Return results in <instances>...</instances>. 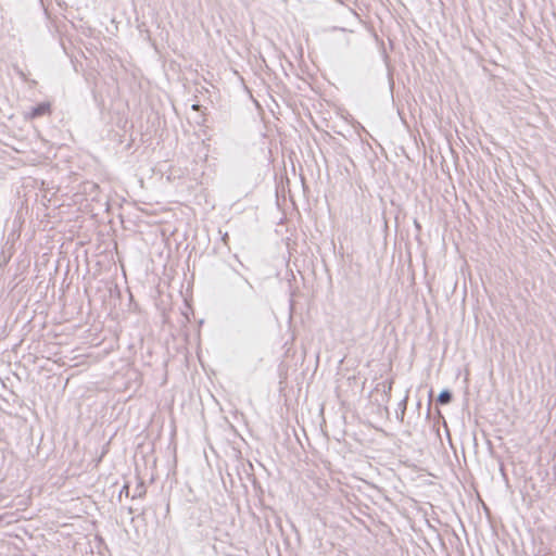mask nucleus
I'll use <instances>...</instances> for the list:
<instances>
[{
    "instance_id": "f03ea898",
    "label": "nucleus",
    "mask_w": 556,
    "mask_h": 556,
    "mask_svg": "<svg viewBox=\"0 0 556 556\" xmlns=\"http://www.w3.org/2000/svg\"><path fill=\"white\" fill-rule=\"evenodd\" d=\"M452 399V395L448 391L444 390L442 391L439 396H438V402L441 404V405H445L447 403H450Z\"/></svg>"
},
{
    "instance_id": "f257e3e1",
    "label": "nucleus",
    "mask_w": 556,
    "mask_h": 556,
    "mask_svg": "<svg viewBox=\"0 0 556 556\" xmlns=\"http://www.w3.org/2000/svg\"><path fill=\"white\" fill-rule=\"evenodd\" d=\"M50 112H51L50 103H47V102L40 103L31 110L30 117L35 118V117L43 116V115L50 114Z\"/></svg>"
}]
</instances>
